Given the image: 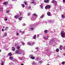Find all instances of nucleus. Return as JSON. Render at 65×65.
<instances>
[{
	"instance_id": "obj_38",
	"label": "nucleus",
	"mask_w": 65,
	"mask_h": 65,
	"mask_svg": "<svg viewBox=\"0 0 65 65\" xmlns=\"http://www.w3.org/2000/svg\"><path fill=\"white\" fill-rule=\"evenodd\" d=\"M55 6H56L57 5V3H55Z\"/></svg>"
},
{
	"instance_id": "obj_7",
	"label": "nucleus",
	"mask_w": 65,
	"mask_h": 65,
	"mask_svg": "<svg viewBox=\"0 0 65 65\" xmlns=\"http://www.w3.org/2000/svg\"><path fill=\"white\" fill-rule=\"evenodd\" d=\"M8 2H5L3 3V4H4V5H7V4L8 3Z\"/></svg>"
},
{
	"instance_id": "obj_14",
	"label": "nucleus",
	"mask_w": 65,
	"mask_h": 65,
	"mask_svg": "<svg viewBox=\"0 0 65 65\" xmlns=\"http://www.w3.org/2000/svg\"><path fill=\"white\" fill-rule=\"evenodd\" d=\"M12 50L13 51H15V48L14 47H12Z\"/></svg>"
},
{
	"instance_id": "obj_52",
	"label": "nucleus",
	"mask_w": 65,
	"mask_h": 65,
	"mask_svg": "<svg viewBox=\"0 0 65 65\" xmlns=\"http://www.w3.org/2000/svg\"><path fill=\"white\" fill-rule=\"evenodd\" d=\"M8 27H6V29H8Z\"/></svg>"
},
{
	"instance_id": "obj_5",
	"label": "nucleus",
	"mask_w": 65,
	"mask_h": 65,
	"mask_svg": "<svg viewBox=\"0 0 65 65\" xmlns=\"http://www.w3.org/2000/svg\"><path fill=\"white\" fill-rule=\"evenodd\" d=\"M50 1V0H45L44 1V2L45 3H49V1Z\"/></svg>"
},
{
	"instance_id": "obj_56",
	"label": "nucleus",
	"mask_w": 65,
	"mask_h": 65,
	"mask_svg": "<svg viewBox=\"0 0 65 65\" xmlns=\"http://www.w3.org/2000/svg\"><path fill=\"white\" fill-rule=\"evenodd\" d=\"M1 52V50L0 49V52Z\"/></svg>"
},
{
	"instance_id": "obj_24",
	"label": "nucleus",
	"mask_w": 65,
	"mask_h": 65,
	"mask_svg": "<svg viewBox=\"0 0 65 65\" xmlns=\"http://www.w3.org/2000/svg\"><path fill=\"white\" fill-rule=\"evenodd\" d=\"M33 15L35 16V17H37V15L36 14H33Z\"/></svg>"
},
{
	"instance_id": "obj_28",
	"label": "nucleus",
	"mask_w": 65,
	"mask_h": 65,
	"mask_svg": "<svg viewBox=\"0 0 65 65\" xmlns=\"http://www.w3.org/2000/svg\"><path fill=\"white\" fill-rule=\"evenodd\" d=\"M65 61H63L61 63V64L62 65H64V64H65Z\"/></svg>"
},
{
	"instance_id": "obj_16",
	"label": "nucleus",
	"mask_w": 65,
	"mask_h": 65,
	"mask_svg": "<svg viewBox=\"0 0 65 65\" xmlns=\"http://www.w3.org/2000/svg\"><path fill=\"white\" fill-rule=\"evenodd\" d=\"M4 62L3 61H2L1 63V65H4Z\"/></svg>"
},
{
	"instance_id": "obj_46",
	"label": "nucleus",
	"mask_w": 65,
	"mask_h": 65,
	"mask_svg": "<svg viewBox=\"0 0 65 65\" xmlns=\"http://www.w3.org/2000/svg\"><path fill=\"white\" fill-rule=\"evenodd\" d=\"M32 3H33V4H34V3H35V2H32Z\"/></svg>"
},
{
	"instance_id": "obj_13",
	"label": "nucleus",
	"mask_w": 65,
	"mask_h": 65,
	"mask_svg": "<svg viewBox=\"0 0 65 65\" xmlns=\"http://www.w3.org/2000/svg\"><path fill=\"white\" fill-rule=\"evenodd\" d=\"M36 38V35H34L33 37V39H35Z\"/></svg>"
},
{
	"instance_id": "obj_20",
	"label": "nucleus",
	"mask_w": 65,
	"mask_h": 65,
	"mask_svg": "<svg viewBox=\"0 0 65 65\" xmlns=\"http://www.w3.org/2000/svg\"><path fill=\"white\" fill-rule=\"evenodd\" d=\"M44 33L46 34L47 33V30H45L44 31Z\"/></svg>"
},
{
	"instance_id": "obj_30",
	"label": "nucleus",
	"mask_w": 65,
	"mask_h": 65,
	"mask_svg": "<svg viewBox=\"0 0 65 65\" xmlns=\"http://www.w3.org/2000/svg\"><path fill=\"white\" fill-rule=\"evenodd\" d=\"M22 6L23 7H25V5L23 4L22 5Z\"/></svg>"
},
{
	"instance_id": "obj_2",
	"label": "nucleus",
	"mask_w": 65,
	"mask_h": 65,
	"mask_svg": "<svg viewBox=\"0 0 65 65\" xmlns=\"http://www.w3.org/2000/svg\"><path fill=\"white\" fill-rule=\"evenodd\" d=\"M22 52L21 51H20V50H17L15 51V54H21Z\"/></svg>"
},
{
	"instance_id": "obj_39",
	"label": "nucleus",
	"mask_w": 65,
	"mask_h": 65,
	"mask_svg": "<svg viewBox=\"0 0 65 65\" xmlns=\"http://www.w3.org/2000/svg\"><path fill=\"white\" fill-rule=\"evenodd\" d=\"M29 8H28L29 9H31V8L30 6H29Z\"/></svg>"
},
{
	"instance_id": "obj_60",
	"label": "nucleus",
	"mask_w": 65,
	"mask_h": 65,
	"mask_svg": "<svg viewBox=\"0 0 65 65\" xmlns=\"http://www.w3.org/2000/svg\"><path fill=\"white\" fill-rule=\"evenodd\" d=\"M13 0V1H14V0Z\"/></svg>"
},
{
	"instance_id": "obj_6",
	"label": "nucleus",
	"mask_w": 65,
	"mask_h": 65,
	"mask_svg": "<svg viewBox=\"0 0 65 65\" xmlns=\"http://www.w3.org/2000/svg\"><path fill=\"white\" fill-rule=\"evenodd\" d=\"M54 40H53V39H51L50 41V42L51 43H53V42H54Z\"/></svg>"
},
{
	"instance_id": "obj_21",
	"label": "nucleus",
	"mask_w": 65,
	"mask_h": 65,
	"mask_svg": "<svg viewBox=\"0 0 65 65\" xmlns=\"http://www.w3.org/2000/svg\"><path fill=\"white\" fill-rule=\"evenodd\" d=\"M10 60H13V58L12 57H9Z\"/></svg>"
},
{
	"instance_id": "obj_36",
	"label": "nucleus",
	"mask_w": 65,
	"mask_h": 65,
	"mask_svg": "<svg viewBox=\"0 0 65 65\" xmlns=\"http://www.w3.org/2000/svg\"><path fill=\"white\" fill-rule=\"evenodd\" d=\"M20 48V47L19 46L18 47H17V50H19Z\"/></svg>"
},
{
	"instance_id": "obj_43",
	"label": "nucleus",
	"mask_w": 65,
	"mask_h": 65,
	"mask_svg": "<svg viewBox=\"0 0 65 65\" xmlns=\"http://www.w3.org/2000/svg\"><path fill=\"white\" fill-rule=\"evenodd\" d=\"M19 34V33H17L16 34V35H17V36H18Z\"/></svg>"
},
{
	"instance_id": "obj_51",
	"label": "nucleus",
	"mask_w": 65,
	"mask_h": 65,
	"mask_svg": "<svg viewBox=\"0 0 65 65\" xmlns=\"http://www.w3.org/2000/svg\"><path fill=\"white\" fill-rule=\"evenodd\" d=\"M63 49H64V50H65V46L63 47Z\"/></svg>"
},
{
	"instance_id": "obj_34",
	"label": "nucleus",
	"mask_w": 65,
	"mask_h": 65,
	"mask_svg": "<svg viewBox=\"0 0 65 65\" xmlns=\"http://www.w3.org/2000/svg\"><path fill=\"white\" fill-rule=\"evenodd\" d=\"M22 44L23 45H24L25 44V43L23 42H22Z\"/></svg>"
},
{
	"instance_id": "obj_22",
	"label": "nucleus",
	"mask_w": 65,
	"mask_h": 65,
	"mask_svg": "<svg viewBox=\"0 0 65 65\" xmlns=\"http://www.w3.org/2000/svg\"><path fill=\"white\" fill-rule=\"evenodd\" d=\"M3 8H0V11H1V10H2V11H3Z\"/></svg>"
},
{
	"instance_id": "obj_57",
	"label": "nucleus",
	"mask_w": 65,
	"mask_h": 65,
	"mask_svg": "<svg viewBox=\"0 0 65 65\" xmlns=\"http://www.w3.org/2000/svg\"><path fill=\"white\" fill-rule=\"evenodd\" d=\"M3 28H4V26H3Z\"/></svg>"
},
{
	"instance_id": "obj_58",
	"label": "nucleus",
	"mask_w": 65,
	"mask_h": 65,
	"mask_svg": "<svg viewBox=\"0 0 65 65\" xmlns=\"http://www.w3.org/2000/svg\"><path fill=\"white\" fill-rule=\"evenodd\" d=\"M47 65H50V64H47Z\"/></svg>"
},
{
	"instance_id": "obj_9",
	"label": "nucleus",
	"mask_w": 65,
	"mask_h": 65,
	"mask_svg": "<svg viewBox=\"0 0 65 65\" xmlns=\"http://www.w3.org/2000/svg\"><path fill=\"white\" fill-rule=\"evenodd\" d=\"M19 15L17 16V15H15L14 17V18H15V19H18V18H19Z\"/></svg>"
},
{
	"instance_id": "obj_31",
	"label": "nucleus",
	"mask_w": 65,
	"mask_h": 65,
	"mask_svg": "<svg viewBox=\"0 0 65 65\" xmlns=\"http://www.w3.org/2000/svg\"><path fill=\"white\" fill-rule=\"evenodd\" d=\"M39 62L40 63H42V60L39 61Z\"/></svg>"
},
{
	"instance_id": "obj_40",
	"label": "nucleus",
	"mask_w": 65,
	"mask_h": 65,
	"mask_svg": "<svg viewBox=\"0 0 65 65\" xmlns=\"http://www.w3.org/2000/svg\"><path fill=\"white\" fill-rule=\"evenodd\" d=\"M36 60H37V61L38 60V59H39V58H38V57H37L36 58Z\"/></svg>"
},
{
	"instance_id": "obj_61",
	"label": "nucleus",
	"mask_w": 65,
	"mask_h": 65,
	"mask_svg": "<svg viewBox=\"0 0 65 65\" xmlns=\"http://www.w3.org/2000/svg\"><path fill=\"white\" fill-rule=\"evenodd\" d=\"M0 1H1V0H0Z\"/></svg>"
},
{
	"instance_id": "obj_8",
	"label": "nucleus",
	"mask_w": 65,
	"mask_h": 65,
	"mask_svg": "<svg viewBox=\"0 0 65 65\" xmlns=\"http://www.w3.org/2000/svg\"><path fill=\"white\" fill-rule=\"evenodd\" d=\"M52 3H57V2L53 0L52 1Z\"/></svg>"
},
{
	"instance_id": "obj_62",
	"label": "nucleus",
	"mask_w": 65,
	"mask_h": 65,
	"mask_svg": "<svg viewBox=\"0 0 65 65\" xmlns=\"http://www.w3.org/2000/svg\"><path fill=\"white\" fill-rule=\"evenodd\" d=\"M3 37H4V36H3Z\"/></svg>"
},
{
	"instance_id": "obj_15",
	"label": "nucleus",
	"mask_w": 65,
	"mask_h": 65,
	"mask_svg": "<svg viewBox=\"0 0 65 65\" xmlns=\"http://www.w3.org/2000/svg\"><path fill=\"white\" fill-rule=\"evenodd\" d=\"M62 18H63V19H65V16L64 15L62 14L61 15Z\"/></svg>"
},
{
	"instance_id": "obj_45",
	"label": "nucleus",
	"mask_w": 65,
	"mask_h": 65,
	"mask_svg": "<svg viewBox=\"0 0 65 65\" xmlns=\"http://www.w3.org/2000/svg\"><path fill=\"white\" fill-rule=\"evenodd\" d=\"M39 37V36L38 35H37V38H38V37Z\"/></svg>"
},
{
	"instance_id": "obj_41",
	"label": "nucleus",
	"mask_w": 65,
	"mask_h": 65,
	"mask_svg": "<svg viewBox=\"0 0 65 65\" xmlns=\"http://www.w3.org/2000/svg\"><path fill=\"white\" fill-rule=\"evenodd\" d=\"M62 2L63 3H65V0H63Z\"/></svg>"
},
{
	"instance_id": "obj_23",
	"label": "nucleus",
	"mask_w": 65,
	"mask_h": 65,
	"mask_svg": "<svg viewBox=\"0 0 65 65\" xmlns=\"http://www.w3.org/2000/svg\"><path fill=\"white\" fill-rule=\"evenodd\" d=\"M24 3L25 5H28V4H27V3L26 2H24Z\"/></svg>"
},
{
	"instance_id": "obj_18",
	"label": "nucleus",
	"mask_w": 65,
	"mask_h": 65,
	"mask_svg": "<svg viewBox=\"0 0 65 65\" xmlns=\"http://www.w3.org/2000/svg\"><path fill=\"white\" fill-rule=\"evenodd\" d=\"M44 15H43L42 16L40 17V19H42L43 17H44Z\"/></svg>"
},
{
	"instance_id": "obj_44",
	"label": "nucleus",
	"mask_w": 65,
	"mask_h": 65,
	"mask_svg": "<svg viewBox=\"0 0 65 65\" xmlns=\"http://www.w3.org/2000/svg\"><path fill=\"white\" fill-rule=\"evenodd\" d=\"M36 50H38V47H36Z\"/></svg>"
},
{
	"instance_id": "obj_32",
	"label": "nucleus",
	"mask_w": 65,
	"mask_h": 65,
	"mask_svg": "<svg viewBox=\"0 0 65 65\" xmlns=\"http://www.w3.org/2000/svg\"><path fill=\"white\" fill-rule=\"evenodd\" d=\"M9 12H10V11L8 10H7L6 11V13H8Z\"/></svg>"
},
{
	"instance_id": "obj_3",
	"label": "nucleus",
	"mask_w": 65,
	"mask_h": 65,
	"mask_svg": "<svg viewBox=\"0 0 65 65\" xmlns=\"http://www.w3.org/2000/svg\"><path fill=\"white\" fill-rule=\"evenodd\" d=\"M51 5H46L45 7V9H50L51 8Z\"/></svg>"
},
{
	"instance_id": "obj_48",
	"label": "nucleus",
	"mask_w": 65,
	"mask_h": 65,
	"mask_svg": "<svg viewBox=\"0 0 65 65\" xmlns=\"http://www.w3.org/2000/svg\"><path fill=\"white\" fill-rule=\"evenodd\" d=\"M2 31L3 32V31H4V29H2Z\"/></svg>"
},
{
	"instance_id": "obj_29",
	"label": "nucleus",
	"mask_w": 65,
	"mask_h": 65,
	"mask_svg": "<svg viewBox=\"0 0 65 65\" xmlns=\"http://www.w3.org/2000/svg\"><path fill=\"white\" fill-rule=\"evenodd\" d=\"M4 34L5 36H6V35H7V33H6V32H5L4 33Z\"/></svg>"
},
{
	"instance_id": "obj_12",
	"label": "nucleus",
	"mask_w": 65,
	"mask_h": 65,
	"mask_svg": "<svg viewBox=\"0 0 65 65\" xmlns=\"http://www.w3.org/2000/svg\"><path fill=\"white\" fill-rule=\"evenodd\" d=\"M59 48L60 50H62V48H63V46L62 45H61L60 46Z\"/></svg>"
},
{
	"instance_id": "obj_27",
	"label": "nucleus",
	"mask_w": 65,
	"mask_h": 65,
	"mask_svg": "<svg viewBox=\"0 0 65 65\" xmlns=\"http://www.w3.org/2000/svg\"><path fill=\"white\" fill-rule=\"evenodd\" d=\"M4 20L5 21H7V18H5Z\"/></svg>"
},
{
	"instance_id": "obj_19",
	"label": "nucleus",
	"mask_w": 65,
	"mask_h": 65,
	"mask_svg": "<svg viewBox=\"0 0 65 65\" xmlns=\"http://www.w3.org/2000/svg\"><path fill=\"white\" fill-rule=\"evenodd\" d=\"M19 20L20 21H21L22 20V18L21 17H20L19 18Z\"/></svg>"
},
{
	"instance_id": "obj_54",
	"label": "nucleus",
	"mask_w": 65,
	"mask_h": 65,
	"mask_svg": "<svg viewBox=\"0 0 65 65\" xmlns=\"http://www.w3.org/2000/svg\"><path fill=\"white\" fill-rule=\"evenodd\" d=\"M47 39V38H44V39Z\"/></svg>"
},
{
	"instance_id": "obj_11",
	"label": "nucleus",
	"mask_w": 65,
	"mask_h": 65,
	"mask_svg": "<svg viewBox=\"0 0 65 65\" xmlns=\"http://www.w3.org/2000/svg\"><path fill=\"white\" fill-rule=\"evenodd\" d=\"M47 15H48V16H51V12H47Z\"/></svg>"
},
{
	"instance_id": "obj_1",
	"label": "nucleus",
	"mask_w": 65,
	"mask_h": 65,
	"mask_svg": "<svg viewBox=\"0 0 65 65\" xmlns=\"http://www.w3.org/2000/svg\"><path fill=\"white\" fill-rule=\"evenodd\" d=\"M61 36L62 37L65 38V32L63 31H61Z\"/></svg>"
},
{
	"instance_id": "obj_37",
	"label": "nucleus",
	"mask_w": 65,
	"mask_h": 65,
	"mask_svg": "<svg viewBox=\"0 0 65 65\" xmlns=\"http://www.w3.org/2000/svg\"><path fill=\"white\" fill-rule=\"evenodd\" d=\"M30 29H31V30H33V28H30Z\"/></svg>"
},
{
	"instance_id": "obj_53",
	"label": "nucleus",
	"mask_w": 65,
	"mask_h": 65,
	"mask_svg": "<svg viewBox=\"0 0 65 65\" xmlns=\"http://www.w3.org/2000/svg\"><path fill=\"white\" fill-rule=\"evenodd\" d=\"M21 65H24V64L23 63H22L21 64Z\"/></svg>"
},
{
	"instance_id": "obj_25",
	"label": "nucleus",
	"mask_w": 65,
	"mask_h": 65,
	"mask_svg": "<svg viewBox=\"0 0 65 65\" xmlns=\"http://www.w3.org/2000/svg\"><path fill=\"white\" fill-rule=\"evenodd\" d=\"M56 52H59V49L58 48H57L56 50Z\"/></svg>"
},
{
	"instance_id": "obj_33",
	"label": "nucleus",
	"mask_w": 65,
	"mask_h": 65,
	"mask_svg": "<svg viewBox=\"0 0 65 65\" xmlns=\"http://www.w3.org/2000/svg\"><path fill=\"white\" fill-rule=\"evenodd\" d=\"M40 7L41 8H42H42H43V6H42V5H40Z\"/></svg>"
},
{
	"instance_id": "obj_35",
	"label": "nucleus",
	"mask_w": 65,
	"mask_h": 65,
	"mask_svg": "<svg viewBox=\"0 0 65 65\" xmlns=\"http://www.w3.org/2000/svg\"><path fill=\"white\" fill-rule=\"evenodd\" d=\"M35 44V43L34 42H33L32 44H31V46L33 45H34Z\"/></svg>"
},
{
	"instance_id": "obj_55",
	"label": "nucleus",
	"mask_w": 65,
	"mask_h": 65,
	"mask_svg": "<svg viewBox=\"0 0 65 65\" xmlns=\"http://www.w3.org/2000/svg\"><path fill=\"white\" fill-rule=\"evenodd\" d=\"M63 55H64V56H65V53H64Z\"/></svg>"
},
{
	"instance_id": "obj_42",
	"label": "nucleus",
	"mask_w": 65,
	"mask_h": 65,
	"mask_svg": "<svg viewBox=\"0 0 65 65\" xmlns=\"http://www.w3.org/2000/svg\"><path fill=\"white\" fill-rule=\"evenodd\" d=\"M30 13H28V16H30Z\"/></svg>"
},
{
	"instance_id": "obj_50",
	"label": "nucleus",
	"mask_w": 65,
	"mask_h": 65,
	"mask_svg": "<svg viewBox=\"0 0 65 65\" xmlns=\"http://www.w3.org/2000/svg\"><path fill=\"white\" fill-rule=\"evenodd\" d=\"M22 33H24L25 32H24V31H22Z\"/></svg>"
},
{
	"instance_id": "obj_47",
	"label": "nucleus",
	"mask_w": 65,
	"mask_h": 65,
	"mask_svg": "<svg viewBox=\"0 0 65 65\" xmlns=\"http://www.w3.org/2000/svg\"><path fill=\"white\" fill-rule=\"evenodd\" d=\"M23 26H26V24H25L24 23V24L23 25Z\"/></svg>"
},
{
	"instance_id": "obj_17",
	"label": "nucleus",
	"mask_w": 65,
	"mask_h": 65,
	"mask_svg": "<svg viewBox=\"0 0 65 65\" xmlns=\"http://www.w3.org/2000/svg\"><path fill=\"white\" fill-rule=\"evenodd\" d=\"M27 44H28V45H31L32 46V44L30 42H28Z\"/></svg>"
},
{
	"instance_id": "obj_10",
	"label": "nucleus",
	"mask_w": 65,
	"mask_h": 65,
	"mask_svg": "<svg viewBox=\"0 0 65 65\" xmlns=\"http://www.w3.org/2000/svg\"><path fill=\"white\" fill-rule=\"evenodd\" d=\"M8 55L9 56H12V53L11 52H10L8 54Z\"/></svg>"
},
{
	"instance_id": "obj_59",
	"label": "nucleus",
	"mask_w": 65,
	"mask_h": 65,
	"mask_svg": "<svg viewBox=\"0 0 65 65\" xmlns=\"http://www.w3.org/2000/svg\"><path fill=\"white\" fill-rule=\"evenodd\" d=\"M47 50L48 51V49H47Z\"/></svg>"
},
{
	"instance_id": "obj_26",
	"label": "nucleus",
	"mask_w": 65,
	"mask_h": 65,
	"mask_svg": "<svg viewBox=\"0 0 65 65\" xmlns=\"http://www.w3.org/2000/svg\"><path fill=\"white\" fill-rule=\"evenodd\" d=\"M19 12H20V14L19 16H21V15H22V14H23V13L21 12H20V11Z\"/></svg>"
},
{
	"instance_id": "obj_4",
	"label": "nucleus",
	"mask_w": 65,
	"mask_h": 65,
	"mask_svg": "<svg viewBox=\"0 0 65 65\" xmlns=\"http://www.w3.org/2000/svg\"><path fill=\"white\" fill-rule=\"evenodd\" d=\"M29 58H30L31 59H32L33 60L35 59V57L33 56V55H29Z\"/></svg>"
},
{
	"instance_id": "obj_49",
	"label": "nucleus",
	"mask_w": 65,
	"mask_h": 65,
	"mask_svg": "<svg viewBox=\"0 0 65 65\" xmlns=\"http://www.w3.org/2000/svg\"><path fill=\"white\" fill-rule=\"evenodd\" d=\"M17 45H18V44H17V43H15V45L17 46Z\"/></svg>"
}]
</instances>
